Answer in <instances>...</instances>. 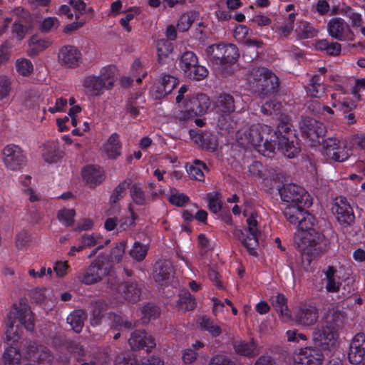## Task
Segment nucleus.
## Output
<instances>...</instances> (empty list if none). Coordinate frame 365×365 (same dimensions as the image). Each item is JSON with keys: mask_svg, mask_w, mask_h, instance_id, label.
Listing matches in <instances>:
<instances>
[{"mask_svg": "<svg viewBox=\"0 0 365 365\" xmlns=\"http://www.w3.org/2000/svg\"><path fill=\"white\" fill-rule=\"evenodd\" d=\"M294 246L309 264L324 254L329 248L324 235L311 225L308 229L298 230L294 236Z\"/></svg>", "mask_w": 365, "mask_h": 365, "instance_id": "f257e3e1", "label": "nucleus"}, {"mask_svg": "<svg viewBox=\"0 0 365 365\" xmlns=\"http://www.w3.org/2000/svg\"><path fill=\"white\" fill-rule=\"evenodd\" d=\"M112 268V263L106 254L99 255L88 268L78 276V280L84 284L91 285L98 283L108 276Z\"/></svg>", "mask_w": 365, "mask_h": 365, "instance_id": "f03ea898", "label": "nucleus"}, {"mask_svg": "<svg viewBox=\"0 0 365 365\" xmlns=\"http://www.w3.org/2000/svg\"><path fill=\"white\" fill-rule=\"evenodd\" d=\"M116 69L114 66H108L101 69L99 76H88L85 78L83 86L91 95L100 96L103 90L111 89L115 81Z\"/></svg>", "mask_w": 365, "mask_h": 365, "instance_id": "7ed1b4c3", "label": "nucleus"}, {"mask_svg": "<svg viewBox=\"0 0 365 365\" xmlns=\"http://www.w3.org/2000/svg\"><path fill=\"white\" fill-rule=\"evenodd\" d=\"M257 214L252 212L247 219V230L246 232L240 229L234 231V235L240 240L242 244L245 247L249 254L257 257V250L259 247L258 237L260 232L257 228V221L256 220Z\"/></svg>", "mask_w": 365, "mask_h": 365, "instance_id": "20e7f679", "label": "nucleus"}, {"mask_svg": "<svg viewBox=\"0 0 365 365\" xmlns=\"http://www.w3.org/2000/svg\"><path fill=\"white\" fill-rule=\"evenodd\" d=\"M291 127L288 121L281 120L276 132L278 150L289 158H294L300 151L294 143V134Z\"/></svg>", "mask_w": 365, "mask_h": 365, "instance_id": "39448f33", "label": "nucleus"}, {"mask_svg": "<svg viewBox=\"0 0 365 365\" xmlns=\"http://www.w3.org/2000/svg\"><path fill=\"white\" fill-rule=\"evenodd\" d=\"M310 205H288L284 211V216L289 222L297 227L298 230L308 229L311 225H314L315 221L314 217L305 210V207Z\"/></svg>", "mask_w": 365, "mask_h": 365, "instance_id": "423d86ee", "label": "nucleus"}, {"mask_svg": "<svg viewBox=\"0 0 365 365\" xmlns=\"http://www.w3.org/2000/svg\"><path fill=\"white\" fill-rule=\"evenodd\" d=\"M179 66L185 76L190 79L200 81L208 74L207 68L198 64L197 58L192 51H186L182 53Z\"/></svg>", "mask_w": 365, "mask_h": 365, "instance_id": "0eeeda50", "label": "nucleus"}, {"mask_svg": "<svg viewBox=\"0 0 365 365\" xmlns=\"http://www.w3.org/2000/svg\"><path fill=\"white\" fill-rule=\"evenodd\" d=\"M209 60L216 65L232 63L238 56L237 49L233 44H212L206 49Z\"/></svg>", "mask_w": 365, "mask_h": 365, "instance_id": "6e6552de", "label": "nucleus"}, {"mask_svg": "<svg viewBox=\"0 0 365 365\" xmlns=\"http://www.w3.org/2000/svg\"><path fill=\"white\" fill-rule=\"evenodd\" d=\"M2 160L5 167L11 170H21L27 162L21 147L16 144H8L1 150Z\"/></svg>", "mask_w": 365, "mask_h": 365, "instance_id": "1a4fd4ad", "label": "nucleus"}, {"mask_svg": "<svg viewBox=\"0 0 365 365\" xmlns=\"http://www.w3.org/2000/svg\"><path fill=\"white\" fill-rule=\"evenodd\" d=\"M282 200L289 205H312L309 195L305 190L295 184H288L279 189Z\"/></svg>", "mask_w": 365, "mask_h": 365, "instance_id": "9d476101", "label": "nucleus"}, {"mask_svg": "<svg viewBox=\"0 0 365 365\" xmlns=\"http://www.w3.org/2000/svg\"><path fill=\"white\" fill-rule=\"evenodd\" d=\"M332 212L337 221L343 227H348L354 223L355 216L353 209L347 199L342 196L334 199L331 207Z\"/></svg>", "mask_w": 365, "mask_h": 365, "instance_id": "9b49d317", "label": "nucleus"}, {"mask_svg": "<svg viewBox=\"0 0 365 365\" xmlns=\"http://www.w3.org/2000/svg\"><path fill=\"white\" fill-rule=\"evenodd\" d=\"M302 135L309 139L311 145L316 146L321 143V140L326 133L324 124L314 118H306L302 120L301 124Z\"/></svg>", "mask_w": 365, "mask_h": 365, "instance_id": "f8f14e48", "label": "nucleus"}, {"mask_svg": "<svg viewBox=\"0 0 365 365\" xmlns=\"http://www.w3.org/2000/svg\"><path fill=\"white\" fill-rule=\"evenodd\" d=\"M319 309L313 303L300 304L294 314V322L300 326L309 327L318 321Z\"/></svg>", "mask_w": 365, "mask_h": 365, "instance_id": "ddd939ff", "label": "nucleus"}, {"mask_svg": "<svg viewBox=\"0 0 365 365\" xmlns=\"http://www.w3.org/2000/svg\"><path fill=\"white\" fill-rule=\"evenodd\" d=\"M327 31L331 37L338 41H353L354 34L344 19L334 17L327 23Z\"/></svg>", "mask_w": 365, "mask_h": 365, "instance_id": "4468645a", "label": "nucleus"}, {"mask_svg": "<svg viewBox=\"0 0 365 365\" xmlns=\"http://www.w3.org/2000/svg\"><path fill=\"white\" fill-rule=\"evenodd\" d=\"M323 361L321 350L312 346L302 348L294 355V365H322Z\"/></svg>", "mask_w": 365, "mask_h": 365, "instance_id": "2eb2a0df", "label": "nucleus"}, {"mask_svg": "<svg viewBox=\"0 0 365 365\" xmlns=\"http://www.w3.org/2000/svg\"><path fill=\"white\" fill-rule=\"evenodd\" d=\"M323 148L325 155L334 161H344L350 155L349 150L345 145L341 146L336 138H329L323 140Z\"/></svg>", "mask_w": 365, "mask_h": 365, "instance_id": "dca6fc26", "label": "nucleus"}, {"mask_svg": "<svg viewBox=\"0 0 365 365\" xmlns=\"http://www.w3.org/2000/svg\"><path fill=\"white\" fill-rule=\"evenodd\" d=\"M13 309L11 314H13L14 318L18 319L27 331H32L35 327L34 317L26 301L21 299L13 305Z\"/></svg>", "mask_w": 365, "mask_h": 365, "instance_id": "f3484780", "label": "nucleus"}, {"mask_svg": "<svg viewBox=\"0 0 365 365\" xmlns=\"http://www.w3.org/2000/svg\"><path fill=\"white\" fill-rule=\"evenodd\" d=\"M128 344L133 351L146 348L147 351L150 352L156 346L155 339L143 329L133 331L128 339Z\"/></svg>", "mask_w": 365, "mask_h": 365, "instance_id": "a211bd4d", "label": "nucleus"}, {"mask_svg": "<svg viewBox=\"0 0 365 365\" xmlns=\"http://www.w3.org/2000/svg\"><path fill=\"white\" fill-rule=\"evenodd\" d=\"M175 269L173 263L168 259L158 260L153 269L154 280L159 284L168 282L174 277Z\"/></svg>", "mask_w": 365, "mask_h": 365, "instance_id": "6ab92c4d", "label": "nucleus"}, {"mask_svg": "<svg viewBox=\"0 0 365 365\" xmlns=\"http://www.w3.org/2000/svg\"><path fill=\"white\" fill-rule=\"evenodd\" d=\"M365 354V334H356L351 341L348 354L349 361L353 364H359Z\"/></svg>", "mask_w": 365, "mask_h": 365, "instance_id": "aec40b11", "label": "nucleus"}, {"mask_svg": "<svg viewBox=\"0 0 365 365\" xmlns=\"http://www.w3.org/2000/svg\"><path fill=\"white\" fill-rule=\"evenodd\" d=\"M58 58L61 65L67 68H74L78 65L81 53L76 47L68 45L60 49Z\"/></svg>", "mask_w": 365, "mask_h": 365, "instance_id": "412c9836", "label": "nucleus"}, {"mask_svg": "<svg viewBox=\"0 0 365 365\" xmlns=\"http://www.w3.org/2000/svg\"><path fill=\"white\" fill-rule=\"evenodd\" d=\"M266 75L255 91L261 98L274 95L279 86L278 78L273 73L269 71Z\"/></svg>", "mask_w": 365, "mask_h": 365, "instance_id": "4be33fe9", "label": "nucleus"}, {"mask_svg": "<svg viewBox=\"0 0 365 365\" xmlns=\"http://www.w3.org/2000/svg\"><path fill=\"white\" fill-rule=\"evenodd\" d=\"M210 106V99L205 94L197 95L185 103V108L189 109L191 111V115L195 116L206 113Z\"/></svg>", "mask_w": 365, "mask_h": 365, "instance_id": "5701e85b", "label": "nucleus"}, {"mask_svg": "<svg viewBox=\"0 0 365 365\" xmlns=\"http://www.w3.org/2000/svg\"><path fill=\"white\" fill-rule=\"evenodd\" d=\"M232 345L236 354L248 358H253L260 352L253 339L249 342L242 340H235L232 342Z\"/></svg>", "mask_w": 365, "mask_h": 365, "instance_id": "b1692460", "label": "nucleus"}, {"mask_svg": "<svg viewBox=\"0 0 365 365\" xmlns=\"http://www.w3.org/2000/svg\"><path fill=\"white\" fill-rule=\"evenodd\" d=\"M104 319L108 322L110 328L114 330H120L121 328L130 330L135 327V322L113 312L106 313Z\"/></svg>", "mask_w": 365, "mask_h": 365, "instance_id": "393cba45", "label": "nucleus"}, {"mask_svg": "<svg viewBox=\"0 0 365 365\" xmlns=\"http://www.w3.org/2000/svg\"><path fill=\"white\" fill-rule=\"evenodd\" d=\"M125 301L135 303L140 299L141 288L135 282H123L119 288V294Z\"/></svg>", "mask_w": 365, "mask_h": 365, "instance_id": "a878e982", "label": "nucleus"}, {"mask_svg": "<svg viewBox=\"0 0 365 365\" xmlns=\"http://www.w3.org/2000/svg\"><path fill=\"white\" fill-rule=\"evenodd\" d=\"M115 365H164V362L159 357L155 356L143 361H139L134 355L127 354L118 357Z\"/></svg>", "mask_w": 365, "mask_h": 365, "instance_id": "bb28decb", "label": "nucleus"}, {"mask_svg": "<svg viewBox=\"0 0 365 365\" xmlns=\"http://www.w3.org/2000/svg\"><path fill=\"white\" fill-rule=\"evenodd\" d=\"M337 336L336 331L324 324L321 329H317L313 332V340L321 345H329L336 341Z\"/></svg>", "mask_w": 365, "mask_h": 365, "instance_id": "cd10ccee", "label": "nucleus"}, {"mask_svg": "<svg viewBox=\"0 0 365 365\" xmlns=\"http://www.w3.org/2000/svg\"><path fill=\"white\" fill-rule=\"evenodd\" d=\"M82 177L90 187H95L104 180L103 170L101 168L94 165L85 167L82 170Z\"/></svg>", "mask_w": 365, "mask_h": 365, "instance_id": "c85d7f7f", "label": "nucleus"}, {"mask_svg": "<svg viewBox=\"0 0 365 365\" xmlns=\"http://www.w3.org/2000/svg\"><path fill=\"white\" fill-rule=\"evenodd\" d=\"M215 109L219 114L230 115L235 110L233 96L228 93H221L216 101Z\"/></svg>", "mask_w": 365, "mask_h": 365, "instance_id": "c756f323", "label": "nucleus"}, {"mask_svg": "<svg viewBox=\"0 0 365 365\" xmlns=\"http://www.w3.org/2000/svg\"><path fill=\"white\" fill-rule=\"evenodd\" d=\"M178 84V79L171 75H164L158 81L156 85V93L158 98L164 97L170 93Z\"/></svg>", "mask_w": 365, "mask_h": 365, "instance_id": "7c9ffc66", "label": "nucleus"}, {"mask_svg": "<svg viewBox=\"0 0 365 365\" xmlns=\"http://www.w3.org/2000/svg\"><path fill=\"white\" fill-rule=\"evenodd\" d=\"M26 352L30 358L38 361L50 360L51 355L49 350L42 346L38 345L35 341H29L26 345Z\"/></svg>", "mask_w": 365, "mask_h": 365, "instance_id": "2f4dec72", "label": "nucleus"}, {"mask_svg": "<svg viewBox=\"0 0 365 365\" xmlns=\"http://www.w3.org/2000/svg\"><path fill=\"white\" fill-rule=\"evenodd\" d=\"M87 319V314L83 309H76L67 317V323L76 333H80Z\"/></svg>", "mask_w": 365, "mask_h": 365, "instance_id": "473e14b6", "label": "nucleus"}, {"mask_svg": "<svg viewBox=\"0 0 365 365\" xmlns=\"http://www.w3.org/2000/svg\"><path fill=\"white\" fill-rule=\"evenodd\" d=\"M103 151L110 159H115L120 155L121 143L119 140V135L117 133H113L104 143Z\"/></svg>", "mask_w": 365, "mask_h": 365, "instance_id": "72a5a7b5", "label": "nucleus"}, {"mask_svg": "<svg viewBox=\"0 0 365 365\" xmlns=\"http://www.w3.org/2000/svg\"><path fill=\"white\" fill-rule=\"evenodd\" d=\"M326 279L325 289L327 292L336 293L340 289L341 282L338 280L336 276V269L333 266H329L327 269L324 271Z\"/></svg>", "mask_w": 365, "mask_h": 365, "instance_id": "f704fd0d", "label": "nucleus"}, {"mask_svg": "<svg viewBox=\"0 0 365 365\" xmlns=\"http://www.w3.org/2000/svg\"><path fill=\"white\" fill-rule=\"evenodd\" d=\"M344 319V313L336 309H329L324 316V324L328 327L338 331Z\"/></svg>", "mask_w": 365, "mask_h": 365, "instance_id": "c9c22d12", "label": "nucleus"}, {"mask_svg": "<svg viewBox=\"0 0 365 365\" xmlns=\"http://www.w3.org/2000/svg\"><path fill=\"white\" fill-rule=\"evenodd\" d=\"M315 48L318 51H324L329 56L340 54L341 46L338 42H329L327 39L319 40L315 43Z\"/></svg>", "mask_w": 365, "mask_h": 365, "instance_id": "e433bc0d", "label": "nucleus"}, {"mask_svg": "<svg viewBox=\"0 0 365 365\" xmlns=\"http://www.w3.org/2000/svg\"><path fill=\"white\" fill-rule=\"evenodd\" d=\"M195 300L189 292L185 291L179 295L178 302V307L179 310L184 312L191 311L195 309Z\"/></svg>", "mask_w": 365, "mask_h": 365, "instance_id": "4c0bfd02", "label": "nucleus"}, {"mask_svg": "<svg viewBox=\"0 0 365 365\" xmlns=\"http://www.w3.org/2000/svg\"><path fill=\"white\" fill-rule=\"evenodd\" d=\"M49 46V41L45 39H38L33 36L29 41V49L27 51V54L30 56H35Z\"/></svg>", "mask_w": 365, "mask_h": 365, "instance_id": "58836bf2", "label": "nucleus"}, {"mask_svg": "<svg viewBox=\"0 0 365 365\" xmlns=\"http://www.w3.org/2000/svg\"><path fill=\"white\" fill-rule=\"evenodd\" d=\"M268 71L269 70L265 68H253L248 73L247 80L250 84H252V87L256 89L259 87L261 81L266 78Z\"/></svg>", "mask_w": 365, "mask_h": 365, "instance_id": "ea45409f", "label": "nucleus"}, {"mask_svg": "<svg viewBox=\"0 0 365 365\" xmlns=\"http://www.w3.org/2000/svg\"><path fill=\"white\" fill-rule=\"evenodd\" d=\"M21 355L19 349L13 346L6 349L3 354L4 365H19Z\"/></svg>", "mask_w": 365, "mask_h": 365, "instance_id": "a19ab883", "label": "nucleus"}, {"mask_svg": "<svg viewBox=\"0 0 365 365\" xmlns=\"http://www.w3.org/2000/svg\"><path fill=\"white\" fill-rule=\"evenodd\" d=\"M308 93L314 98H319L325 91L324 85L319 76H314L307 88Z\"/></svg>", "mask_w": 365, "mask_h": 365, "instance_id": "79ce46f5", "label": "nucleus"}, {"mask_svg": "<svg viewBox=\"0 0 365 365\" xmlns=\"http://www.w3.org/2000/svg\"><path fill=\"white\" fill-rule=\"evenodd\" d=\"M157 51L158 56V63H163V59L168 58L173 52V44L166 39H160L157 43Z\"/></svg>", "mask_w": 365, "mask_h": 365, "instance_id": "37998d69", "label": "nucleus"}, {"mask_svg": "<svg viewBox=\"0 0 365 365\" xmlns=\"http://www.w3.org/2000/svg\"><path fill=\"white\" fill-rule=\"evenodd\" d=\"M106 304L103 302L98 301L93 304L92 311V317L91 319V324L92 326H99L102 324V320L104 319Z\"/></svg>", "mask_w": 365, "mask_h": 365, "instance_id": "c03bdc74", "label": "nucleus"}, {"mask_svg": "<svg viewBox=\"0 0 365 365\" xmlns=\"http://www.w3.org/2000/svg\"><path fill=\"white\" fill-rule=\"evenodd\" d=\"M159 308L153 304H148L142 307V321L144 324H148L150 320L157 319L160 315Z\"/></svg>", "mask_w": 365, "mask_h": 365, "instance_id": "a18cd8bd", "label": "nucleus"}, {"mask_svg": "<svg viewBox=\"0 0 365 365\" xmlns=\"http://www.w3.org/2000/svg\"><path fill=\"white\" fill-rule=\"evenodd\" d=\"M131 184L130 179H125L119 185H118L113 190L112 195H110V200L112 203H116L120 199L123 198V195L125 193V190Z\"/></svg>", "mask_w": 365, "mask_h": 365, "instance_id": "49530a36", "label": "nucleus"}, {"mask_svg": "<svg viewBox=\"0 0 365 365\" xmlns=\"http://www.w3.org/2000/svg\"><path fill=\"white\" fill-rule=\"evenodd\" d=\"M208 208L213 213H217L222 207L221 195L218 192H210L207 195Z\"/></svg>", "mask_w": 365, "mask_h": 365, "instance_id": "de8ad7c7", "label": "nucleus"}, {"mask_svg": "<svg viewBox=\"0 0 365 365\" xmlns=\"http://www.w3.org/2000/svg\"><path fill=\"white\" fill-rule=\"evenodd\" d=\"M148 253V247L139 242H135L129 251L130 256L137 262L143 261Z\"/></svg>", "mask_w": 365, "mask_h": 365, "instance_id": "09e8293b", "label": "nucleus"}, {"mask_svg": "<svg viewBox=\"0 0 365 365\" xmlns=\"http://www.w3.org/2000/svg\"><path fill=\"white\" fill-rule=\"evenodd\" d=\"M245 135L252 145L258 148L262 146V136L257 128L250 127L245 133Z\"/></svg>", "mask_w": 365, "mask_h": 365, "instance_id": "8fccbe9b", "label": "nucleus"}, {"mask_svg": "<svg viewBox=\"0 0 365 365\" xmlns=\"http://www.w3.org/2000/svg\"><path fill=\"white\" fill-rule=\"evenodd\" d=\"M297 36L300 39L310 38L316 36L318 34V30L314 29L308 23L303 24L301 26L296 30Z\"/></svg>", "mask_w": 365, "mask_h": 365, "instance_id": "3c124183", "label": "nucleus"}, {"mask_svg": "<svg viewBox=\"0 0 365 365\" xmlns=\"http://www.w3.org/2000/svg\"><path fill=\"white\" fill-rule=\"evenodd\" d=\"M200 325L202 329L209 331L212 336H218L222 333L221 328L215 324L213 321L208 317H202Z\"/></svg>", "mask_w": 365, "mask_h": 365, "instance_id": "603ef678", "label": "nucleus"}, {"mask_svg": "<svg viewBox=\"0 0 365 365\" xmlns=\"http://www.w3.org/2000/svg\"><path fill=\"white\" fill-rule=\"evenodd\" d=\"M16 68L18 73L23 76H30L34 71L32 63L26 58L18 59L16 62Z\"/></svg>", "mask_w": 365, "mask_h": 365, "instance_id": "864d4df0", "label": "nucleus"}, {"mask_svg": "<svg viewBox=\"0 0 365 365\" xmlns=\"http://www.w3.org/2000/svg\"><path fill=\"white\" fill-rule=\"evenodd\" d=\"M130 195L135 204L143 205L145 203V193L138 184H134L130 187Z\"/></svg>", "mask_w": 365, "mask_h": 365, "instance_id": "5fc2aeb1", "label": "nucleus"}, {"mask_svg": "<svg viewBox=\"0 0 365 365\" xmlns=\"http://www.w3.org/2000/svg\"><path fill=\"white\" fill-rule=\"evenodd\" d=\"M281 103L274 101H267L261 106V113L265 116L277 115L279 113Z\"/></svg>", "mask_w": 365, "mask_h": 365, "instance_id": "6e6d98bb", "label": "nucleus"}, {"mask_svg": "<svg viewBox=\"0 0 365 365\" xmlns=\"http://www.w3.org/2000/svg\"><path fill=\"white\" fill-rule=\"evenodd\" d=\"M126 242L123 241L118 243L115 247H114L111 251L110 255H106L109 257L110 262H115L117 263L120 262L122 260L123 256L125 253Z\"/></svg>", "mask_w": 365, "mask_h": 365, "instance_id": "4d7b16f0", "label": "nucleus"}, {"mask_svg": "<svg viewBox=\"0 0 365 365\" xmlns=\"http://www.w3.org/2000/svg\"><path fill=\"white\" fill-rule=\"evenodd\" d=\"M75 215L73 209H63L58 211L57 217L60 222L68 227L73 224Z\"/></svg>", "mask_w": 365, "mask_h": 365, "instance_id": "13d9d810", "label": "nucleus"}, {"mask_svg": "<svg viewBox=\"0 0 365 365\" xmlns=\"http://www.w3.org/2000/svg\"><path fill=\"white\" fill-rule=\"evenodd\" d=\"M273 306L282 315L287 317H289V312L287 305V299L282 294H277Z\"/></svg>", "mask_w": 365, "mask_h": 365, "instance_id": "bf43d9fd", "label": "nucleus"}, {"mask_svg": "<svg viewBox=\"0 0 365 365\" xmlns=\"http://www.w3.org/2000/svg\"><path fill=\"white\" fill-rule=\"evenodd\" d=\"M235 123L232 122L230 115L220 114L218 118L217 126L223 130L230 132L234 128Z\"/></svg>", "mask_w": 365, "mask_h": 365, "instance_id": "052dcab7", "label": "nucleus"}, {"mask_svg": "<svg viewBox=\"0 0 365 365\" xmlns=\"http://www.w3.org/2000/svg\"><path fill=\"white\" fill-rule=\"evenodd\" d=\"M30 26L24 25L23 22H16L12 25V32L19 40H22L28 33Z\"/></svg>", "mask_w": 365, "mask_h": 365, "instance_id": "680f3d73", "label": "nucleus"}, {"mask_svg": "<svg viewBox=\"0 0 365 365\" xmlns=\"http://www.w3.org/2000/svg\"><path fill=\"white\" fill-rule=\"evenodd\" d=\"M192 23L193 19L192 16L189 14H183L178 21L177 29L180 31H186L189 29Z\"/></svg>", "mask_w": 365, "mask_h": 365, "instance_id": "e2e57ef3", "label": "nucleus"}, {"mask_svg": "<svg viewBox=\"0 0 365 365\" xmlns=\"http://www.w3.org/2000/svg\"><path fill=\"white\" fill-rule=\"evenodd\" d=\"M248 171L251 176L256 178H263L264 175V167L261 163L258 161L253 162L249 167Z\"/></svg>", "mask_w": 365, "mask_h": 365, "instance_id": "0e129e2a", "label": "nucleus"}, {"mask_svg": "<svg viewBox=\"0 0 365 365\" xmlns=\"http://www.w3.org/2000/svg\"><path fill=\"white\" fill-rule=\"evenodd\" d=\"M14 322L9 317L6 322V336L8 341H17L20 339V335L16 331H14Z\"/></svg>", "mask_w": 365, "mask_h": 365, "instance_id": "69168bd1", "label": "nucleus"}, {"mask_svg": "<svg viewBox=\"0 0 365 365\" xmlns=\"http://www.w3.org/2000/svg\"><path fill=\"white\" fill-rule=\"evenodd\" d=\"M126 113L132 118H136L140 114V106L138 104L137 98H130L125 106Z\"/></svg>", "mask_w": 365, "mask_h": 365, "instance_id": "338daca9", "label": "nucleus"}, {"mask_svg": "<svg viewBox=\"0 0 365 365\" xmlns=\"http://www.w3.org/2000/svg\"><path fill=\"white\" fill-rule=\"evenodd\" d=\"M31 240V235L29 232L21 231L16 236V246L18 249H22L30 243Z\"/></svg>", "mask_w": 365, "mask_h": 365, "instance_id": "774afa93", "label": "nucleus"}]
</instances>
